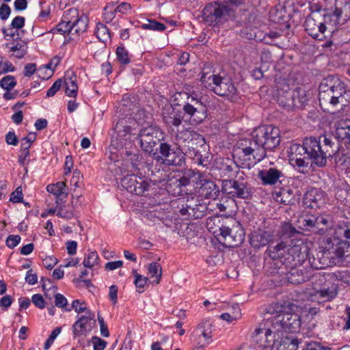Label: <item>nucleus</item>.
<instances>
[{"label":"nucleus","mask_w":350,"mask_h":350,"mask_svg":"<svg viewBox=\"0 0 350 350\" xmlns=\"http://www.w3.org/2000/svg\"><path fill=\"white\" fill-rule=\"evenodd\" d=\"M96 36L102 42H107L110 40L111 36L109 30L106 25L103 23H98L95 31Z\"/></svg>","instance_id":"obj_46"},{"label":"nucleus","mask_w":350,"mask_h":350,"mask_svg":"<svg viewBox=\"0 0 350 350\" xmlns=\"http://www.w3.org/2000/svg\"><path fill=\"white\" fill-rule=\"evenodd\" d=\"M230 220L228 218H224L218 215L209 217L206 219V227L217 239L224 226H226V223H228Z\"/></svg>","instance_id":"obj_32"},{"label":"nucleus","mask_w":350,"mask_h":350,"mask_svg":"<svg viewBox=\"0 0 350 350\" xmlns=\"http://www.w3.org/2000/svg\"><path fill=\"white\" fill-rule=\"evenodd\" d=\"M95 325L94 314L90 311H86L85 314L79 317L72 326L74 338L86 336Z\"/></svg>","instance_id":"obj_19"},{"label":"nucleus","mask_w":350,"mask_h":350,"mask_svg":"<svg viewBox=\"0 0 350 350\" xmlns=\"http://www.w3.org/2000/svg\"><path fill=\"white\" fill-rule=\"evenodd\" d=\"M60 61H61V59L59 57L55 56L53 58H52L51 59V61L47 64L40 66L38 68V72H41L42 70V69L51 70V72H50L49 75L47 77H43L44 79H48L50 76H51L53 75L55 68L60 63Z\"/></svg>","instance_id":"obj_54"},{"label":"nucleus","mask_w":350,"mask_h":350,"mask_svg":"<svg viewBox=\"0 0 350 350\" xmlns=\"http://www.w3.org/2000/svg\"><path fill=\"white\" fill-rule=\"evenodd\" d=\"M175 144L184 157L187 155L198 165H206L208 161L202 157L199 150L205 147V140L200 134L189 129L178 131Z\"/></svg>","instance_id":"obj_4"},{"label":"nucleus","mask_w":350,"mask_h":350,"mask_svg":"<svg viewBox=\"0 0 350 350\" xmlns=\"http://www.w3.org/2000/svg\"><path fill=\"white\" fill-rule=\"evenodd\" d=\"M325 202L324 192L317 188H312L304 194L303 203L308 208H319Z\"/></svg>","instance_id":"obj_31"},{"label":"nucleus","mask_w":350,"mask_h":350,"mask_svg":"<svg viewBox=\"0 0 350 350\" xmlns=\"http://www.w3.org/2000/svg\"><path fill=\"white\" fill-rule=\"evenodd\" d=\"M10 50L13 52V55L16 57L21 59L27 53V46L23 43L17 42L14 46L11 47Z\"/></svg>","instance_id":"obj_53"},{"label":"nucleus","mask_w":350,"mask_h":350,"mask_svg":"<svg viewBox=\"0 0 350 350\" xmlns=\"http://www.w3.org/2000/svg\"><path fill=\"white\" fill-rule=\"evenodd\" d=\"M165 133L157 126L142 129L137 134L141 148L146 152H152L154 147L164 140Z\"/></svg>","instance_id":"obj_17"},{"label":"nucleus","mask_w":350,"mask_h":350,"mask_svg":"<svg viewBox=\"0 0 350 350\" xmlns=\"http://www.w3.org/2000/svg\"><path fill=\"white\" fill-rule=\"evenodd\" d=\"M162 116L167 126L178 127L183 122L184 114L180 108L167 104L163 107Z\"/></svg>","instance_id":"obj_26"},{"label":"nucleus","mask_w":350,"mask_h":350,"mask_svg":"<svg viewBox=\"0 0 350 350\" xmlns=\"http://www.w3.org/2000/svg\"><path fill=\"white\" fill-rule=\"evenodd\" d=\"M334 10L331 14H322V23L325 31L338 29L345 22L350 19L349 0H336Z\"/></svg>","instance_id":"obj_11"},{"label":"nucleus","mask_w":350,"mask_h":350,"mask_svg":"<svg viewBox=\"0 0 350 350\" xmlns=\"http://www.w3.org/2000/svg\"><path fill=\"white\" fill-rule=\"evenodd\" d=\"M21 237L19 235H9L6 239L5 243L8 247L10 249L14 248L21 241Z\"/></svg>","instance_id":"obj_64"},{"label":"nucleus","mask_w":350,"mask_h":350,"mask_svg":"<svg viewBox=\"0 0 350 350\" xmlns=\"http://www.w3.org/2000/svg\"><path fill=\"white\" fill-rule=\"evenodd\" d=\"M72 18V28L77 34H80L86 31L88 27V19L87 16L82 14L79 16L77 12V16H71Z\"/></svg>","instance_id":"obj_41"},{"label":"nucleus","mask_w":350,"mask_h":350,"mask_svg":"<svg viewBox=\"0 0 350 350\" xmlns=\"http://www.w3.org/2000/svg\"><path fill=\"white\" fill-rule=\"evenodd\" d=\"M305 29L311 37L321 40L320 35L324 34L325 28L322 23V13L319 11L312 12L306 18Z\"/></svg>","instance_id":"obj_21"},{"label":"nucleus","mask_w":350,"mask_h":350,"mask_svg":"<svg viewBox=\"0 0 350 350\" xmlns=\"http://www.w3.org/2000/svg\"><path fill=\"white\" fill-rule=\"evenodd\" d=\"M16 84V81L12 75H7L3 77L0 81V86L8 91L12 90Z\"/></svg>","instance_id":"obj_55"},{"label":"nucleus","mask_w":350,"mask_h":350,"mask_svg":"<svg viewBox=\"0 0 350 350\" xmlns=\"http://www.w3.org/2000/svg\"><path fill=\"white\" fill-rule=\"evenodd\" d=\"M302 350H330L329 348L323 347L319 342L315 341L304 342Z\"/></svg>","instance_id":"obj_61"},{"label":"nucleus","mask_w":350,"mask_h":350,"mask_svg":"<svg viewBox=\"0 0 350 350\" xmlns=\"http://www.w3.org/2000/svg\"><path fill=\"white\" fill-rule=\"evenodd\" d=\"M286 269V273L279 275L282 279H285L288 282L293 284H299L309 280L311 278V270L308 269L307 265L293 267Z\"/></svg>","instance_id":"obj_22"},{"label":"nucleus","mask_w":350,"mask_h":350,"mask_svg":"<svg viewBox=\"0 0 350 350\" xmlns=\"http://www.w3.org/2000/svg\"><path fill=\"white\" fill-rule=\"evenodd\" d=\"M226 224L217 240L226 247H239L245 239L243 228L239 221L234 219H230Z\"/></svg>","instance_id":"obj_14"},{"label":"nucleus","mask_w":350,"mask_h":350,"mask_svg":"<svg viewBox=\"0 0 350 350\" xmlns=\"http://www.w3.org/2000/svg\"><path fill=\"white\" fill-rule=\"evenodd\" d=\"M247 179L245 172H240L236 178L223 180L221 190L232 198L249 199L253 193V188Z\"/></svg>","instance_id":"obj_10"},{"label":"nucleus","mask_w":350,"mask_h":350,"mask_svg":"<svg viewBox=\"0 0 350 350\" xmlns=\"http://www.w3.org/2000/svg\"><path fill=\"white\" fill-rule=\"evenodd\" d=\"M346 86L338 77H328L324 79L319 87V100L321 108L329 113L338 104L342 103Z\"/></svg>","instance_id":"obj_5"},{"label":"nucleus","mask_w":350,"mask_h":350,"mask_svg":"<svg viewBox=\"0 0 350 350\" xmlns=\"http://www.w3.org/2000/svg\"><path fill=\"white\" fill-rule=\"evenodd\" d=\"M284 177L282 169L275 166L260 170L258 173V178L263 185L273 186L281 183L282 178Z\"/></svg>","instance_id":"obj_24"},{"label":"nucleus","mask_w":350,"mask_h":350,"mask_svg":"<svg viewBox=\"0 0 350 350\" xmlns=\"http://www.w3.org/2000/svg\"><path fill=\"white\" fill-rule=\"evenodd\" d=\"M274 235L273 232L262 229L252 232L250 235V243L256 249H259L273 242Z\"/></svg>","instance_id":"obj_29"},{"label":"nucleus","mask_w":350,"mask_h":350,"mask_svg":"<svg viewBox=\"0 0 350 350\" xmlns=\"http://www.w3.org/2000/svg\"><path fill=\"white\" fill-rule=\"evenodd\" d=\"M257 327L253 334L254 340L260 345V347H270L275 338V333L270 328L263 327Z\"/></svg>","instance_id":"obj_30"},{"label":"nucleus","mask_w":350,"mask_h":350,"mask_svg":"<svg viewBox=\"0 0 350 350\" xmlns=\"http://www.w3.org/2000/svg\"><path fill=\"white\" fill-rule=\"evenodd\" d=\"M46 190L56 197V204H59V201L64 200L68 196L66 185L62 181L57 182L55 184L49 185L46 187Z\"/></svg>","instance_id":"obj_38"},{"label":"nucleus","mask_w":350,"mask_h":350,"mask_svg":"<svg viewBox=\"0 0 350 350\" xmlns=\"http://www.w3.org/2000/svg\"><path fill=\"white\" fill-rule=\"evenodd\" d=\"M113 3H108L104 8L103 12V20L106 23H110L115 18L116 13L117 12L116 9H113Z\"/></svg>","instance_id":"obj_58"},{"label":"nucleus","mask_w":350,"mask_h":350,"mask_svg":"<svg viewBox=\"0 0 350 350\" xmlns=\"http://www.w3.org/2000/svg\"><path fill=\"white\" fill-rule=\"evenodd\" d=\"M206 203H201L198 199L191 198L187 200L185 205L180 210L182 215H187L189 219H200L203 217L207 211Z\"/></svg>","instance_id":"obj_23"},{"label":"nucleus","mask_w":350,"mask_h":350,"mask_svg":"<svg viewBox=\"0 0 350 350\" xmlns=\"http://www.w3.org/2000/svg\"><path fill=\"white\" fill-rule=\"evenodd\" d=\"M335 143L326 135L319 138L306 137L302 144H295L290 146L288 151L289 163L304 172L310 161L319 167L326 165L327 159L333 155L335 151Z\"/></svg>","instance_id":"obj_1"},{"label":"nucleus","mask_w":350,"mask_h":350,"mask_svg":"<svg viewBox=\"0 0 350 350\" xmlns=\"http://www.w3.org/2000/svg\"><path fill=\"white\" fill-rule=\"evenodd\" d=\"M265 254V269L271 275H282L286 269L296 267L289 254L288 245L282 241L275 246H268Z\"/></svg>","instance_id":"obj_3"},{"label":"nucleus","mask_w":350,"mask_h":350,"mask_svg":"<svg viewBox=\"0 0 350 350\" xmlns=\"http://www.w3.org/2000/svg\"><path fill=\"white\" fill-rule=\"evenodd\" d=\"M329 237L325 239L343 240L345 242L350 243V219L345 217L340 220L334 228L332 233Z\"/></svg>","instance_id":"obj_28"},{"label":"nucleus","mask_w":350,"mask_h":350,"mask_svg":"<svg viewBox=\"0 0 350 350\" xmlns=\"http://www.w3.org/2000/svg\"><path fill=\"white\" fill-rule=\"evenodd\" d=\"M117 58L118 61L124 65H126L130 63V59L129 57V53L127 50L122 46H118L116 51Z\"/></svg>","instance_id":"obj_51"},{"label":"nucleus","mask_w":350,"mask_h":350,"mask_svg":"<svg viewBox=\"0 0 350 350\" xmlns=\"http://www.w3.org/2000/svg\"><path fill=\"white\" fill-rule=\"evenodd\" d=\"M57 215L61 218H64L66 219H71L75 217V213L72 210H67L65 206H59L58 207V204H57Z\"/></svg>","instance_id":"obj_60"},{"label":"nucleus","mask_w":350,"mask_h":350,"mask_svg":"<svg viewBox=\"0 0 350 350\" xmlns=\"http://www.w3.org/2000/svg\"><path fill=\"white\" fill-rule=\"evenodd\" d=\"M63 81L61 79L56 80L51 87L46 92V96L51 97L53 96L56 92L60 89L62 85Z\"/></svg>","instance_id":"obj_63"},{"label":"nucleus","mask_w":350,"mask_h":350,"mask_svg":"<svg viewBox=\"0 0 350 350\" xmlns=\"http://www.w3.org/2000/svg\"><path fill=\"white\" fill-rule=\"evenodd\" d=\"M132 124H135L131 118H122L114 127L116 134L111 137L108 152V158L113 163L118 162L119 157L123 154L127 157L133 155L131 151L127 150L132 146Z\"/></svg>","instance_id":"obj_2"},{"label":"nucleus","mask_w":350,"mask_h":350,"mask_svg":"<svg viewBox=\"0 0 350 350\" xmlns=\"http://www.w3.org/2000/svg\"><path fill=\"white\" fill-rule=\"evenodd\" d=\"M217 167L219 174L224 180L232 179L238 176L240 172H244L240 170L236 162L228 157L219 159L217 162Z\"/></svg>","instance_id":"obj_25"},{"label":"nucleus","mask_w":350,"mask_h":350,"mask_svg":"<svg viewBox=\"0 0 350 350\" xmlns=\"http://www.w3.org/2000/svg\"><path fill=\"white\" fill-rule=\"evenodd\" d=\"M212 332V324L207 320L200 323L194 331V333L198 334V336H202L206 338V340H213Z\"/></svg>","instance_id":"obj_43"},{"label":"nucleus","mask_w":350,"mask_h":350,"mask_svg":"<svg viewBox=\"0 0 350 350\" xmlns=\"http://www.w3.org/2000/svg\"><path fill=\"white\" fill-rule=\"evenodd\" d=\"M276 323H280L281 327L286 332H297L301 327L300 317L295 313L279 314L275 318Z\"/></svg>","instance_id":"obj_27"},{"label":"nucleus","mask_w":350,"mask_h":350,"mask_svg":"<svg viewBox=\"0 0 350 350\" xmlns=\"http://www.w3.org/2000/svg\"><path fill=\"white\" fill-rule=\"evenodd\" d=\"M299 232L289 223H284L281 227L280 234L282 237H293Z\"/></svg>","instance_id":"obj_52"},{"label":"nucleus","mask_w":350,"mask_h":350,"mask_svg":"<svg viewBox=\"0 0 350 350\" xmlns=\"http://www.w3.org/2000/svg\"><path fill=\"white\" fill-rule=\"evenodd\" d=\"M335 139L338 143L344 144L347 148H344L342 144H335V151L331 157H334L338 167L342 170L350 169V120L339 123L336 129Z\"/></svg>","instance_id":"obj_8"},{"label":"nucleus","mask_w":350,"mask_h":350,"mask_svg":"<svg viewBox=\"0 0 350 350\" xmlns=\"http://www.w3.org/2000/svg\"><path fill=\"white\" fill-rule=\"evenodd\" d=\"M302 341L298 338L292 337H285L281 338L280 341L274 339L272 345L276 350H297L299 345H302Z\"/></svg>","instance_id":"obj_37"},{"label":"nucleus","mask_w":350,"mask_h":350,"mask_svg":"<svg viewBox=\"0 0 350 350\" xmlns=\"http://www.w3.org/2000/svg\"><path fill=\"white\" fill-rule=\"evenodd\" d=\"M99 257L96 252L91 251L85 257L83 264L87 268H92L98 263Z\"/></svg>","instance_id":"obj_49"},{"label":"nucleus","mask_w":350,"mask_h":350,"mask_svg":"<svg viewBox=\"0 0 350 350\" xmlns=\"http://www.w3.org/2000/svg\"><path fill=\"white\" fill-rule=\"evenodd\" d=\"M77 10L75 8L69 9L64 15L63 19L59 22L55 28L56 31L61 34L70 33L72 31L71 16H77Z\"/></svg>","instance_id":"obj_35"},{"label":"nucleus","mask_w":350,"mask_h":350,"mask_svg":"<svg viewBox=\"0 0 350 350\" xmlns=\"http://www.w3.org/2000/svg\"><path fill=\"white\" fill-rule=\"evenodd\" d=\"M299 222L305 230L317 229V216H302L299 219Z\"/></svg>","instance_id":"obj_48"},{"label":"nucleus","mask_w":350,"mask_h":350,"mask_svg":"<svg viewBox=\"0 0 350 350\" xmlns=\"http://www.w3.org/2000/svg\"><path fill=\"white\" fill-rule=\"evenodd\" d=\"M188 176H183L178 179H175L174 181L170 180L167 184V190L169 192H171V187L172 185H174L176 188L178 189L177 194L181 193V187H185L190 183V180H192L193 182L200 179L201 178V174L198 172H195L194 171L189 170L188 172Z\"/></svg>","instance_id":"obj_34"},{"label":"nucleus","mask_w":350,"mask_h":350,"mask_svg":"<svg viewBox=\"0 0 350 350\" xmlns=\"http://www.w3.org/2000/svg\"><path fill=\"white\" fill-rule=\"evenodd\" d=\"M237 151L240 157H245L249 161L252 158L255 161L259 162L267 156L254 131L250 138L243 139L239 142Z\"/></svg>","instance_id":"obj_12"},{"label":"nucleus","mask_w":350,"mask_h":350,"mask_svg":"<svg viewBox=\"0 0 350 350\" xmlns=\"http://www.w3.org/2000/svg\"><path fill=\"white\" fill-rule=\"evenodd\" d=\"M66 85L65 93L68 96L75 98L78 93V85L77 83V76L73 75L70 77L64 79Z\"/></svg>","instance_id":"obj_45"},{"label":"nucleus","mask_w":350,"mask_h":350,"mask_svg":"<svg viewBox=\"0 0 350 350\" xmlns=\"http://www.w3.org/2000/svg\"><path fill=\"white\" fill-rule=\"evenodd\" d=\"M122 186L129 192L141 196L148 190L149 184L143 177L127 174L121 179Z\"/></svg>","instance_id":"obj_20"},{"label":"nucleus","mask_w":350,"mask_h":350,"mask_svg":"<svg viewBox=\"0 0 350 350\" xmlns=\"http://www.w3.org/2000/svg\"><path fill=\"white\" fill-rule=\"evenodd\" d=\"M55 305L58 308H63L65 311L70 312L71 311V308H68V301L67 299L62 294L57 293L55 295Z\"/></svg>","instance_id":"obj_59"},{"label":"nucleus","mask_w":350,"mask_h":350,"mask_svg":"<svg viewBox=\"0 0 350 350\" xmlns=\"http://www.w3.org/2000/svg\"><path fill=\"white\" fill-rule=\"evenodd\" d=\"M337 294V286L333 282L328 283L327 286L319 289V291L316 292V295L325 301H329L334 299Z\"/></svg>","instance_id":"obj_39"},{"label":"nucleus","mask_w":350,"mask_h":350,"mask_svg":"<svg viewBox=\"0 0 350 350\" xmlns=\"http://www.w3.org/2000/svg\"><path fill=\"white\" fill-rule=\"evenodd\" d=\"M200 187L199 194L205 199L215 200L217 197L219 189V187L212 180H202L200 178Z\"/></svg>","instance_id":"obj_33"},{"label":"nucleus","mask_w":350,"mask_h":350,"mask_svg":"<svg viewBox=\"0 0 350 350\" xmlns=\"http://www.w3.org/2000/svg\"><path fill=\"white\" fill-rule=\"evenodd\" d=\"M289 254L293 256L296 267L303 266L306 262L308 254L306 251L302 252L299 245H288Z\"/></svg>","instance_id":"obj_40"},{"label":"nucleus","mask_w":350,"mask_h":350,"mask_svg":"<svg viewBox=\"0 0 350 350\" xmlns=\"http://www.w3.org/2000/svg\"><path fill=\"white\" fill-rule=\"evenodd\" d=\"M94 350H104L107 346V342L98 336L92 338Z\"/></svg>","instance_id":"obj_62"},{"label":"nucleus","mask_w":350,"mask_h":350,"mask_svg":"<svg viewBox=\"0 0 350 350\" xmlns=\"http://www.w3.org/2000/svg\"><path fill=\"white\" fill-rule=\"evenodd\" d=\"M328 277H330V275L325 274V273H312V275L310 280H311L313 289L315 290L317 292V291H319V289L327 286L328 283H332V282L328 280Z\"/></svg>","instance_id":"obj_42"},{"label":"nucleus","mask_w":350,"mask_h":350,"mask_svg":"<svg viewBox=\"0 0 350 350\" xmlns=\"http://www.w3.org/2000/svg\"><path fill=\"white\" fill-rule=\"evenodd\" d=\"M321 247L324 252L333 254L338 262L345 265L350 263V243L343 240L324 239Z\"/></svg>","instance_id":"obj_15"},{"label":"nucleus","mask_w":350,"mask_h":350,"mask_svg":"<svg viewBox=\"0 0 350 350\" xmlns=\"http://www.w3.org/2000/svg\"><path fill=\"white\" fill-rule=\"evenodd\" d=\"M307 258H308V262L306 261V265H307V266H308V265H310V267L308 268V269L311 270V273H313V271L314 269L318 270V269H321L324 268V264L321 262V261L320 260L319 258H316L314 256L311 257L308 254Z\"/></svg>","instance_id":"obj_56"},{"label":"nucleus","mask_w":350,"mask_h":350,"mask_svg":"<svg viewBox=\"0 0 350 350\" xmlns=\"http://www.w3.org/2000/svg\"><path fill=\"white\" fill-rule=\"evenodd\" d=\"M185 94L187 96V101L183 107V114L188 116L193 124L202 123L207 117V107L202 103V97L195 92Z\"/></svg>","instance_id":"obj_13"},{"label":"nucleus","mask_w":350,"mask_h":350,"mask_svg":"<svg viewBox=\"0 0 350 350\" xmlns=\"http://www.w3.org/2000/svg\"><path fill=\"white\" fill-rule=\"evenodd\" d=\"M200 81L204 88L220 96H232L237 93V88L229 77L216 75L210 68H203Z\"/></svg>","instance_id":"obj_9"},{"label":"nucleus","mask_w":350,"mask_h":350,"mask_svg":"<svg viewBox=\"0 0 350 350\" xmlns=\"http://www.w3.org/2000/svg\"><path fill=\"white\" fill-rule=\"evenodd\" d=\"M261 142L265 152L273 150L280 144V131L273 125H263L254 130Z\"/></svg>","instance_id":"obj_18"},{"label":"nucleus","mask_w":350,"mask_h":350,"mask_svg":"<svg viewBox=\"0 0 350 350\" xmlns=\"http://www.w3.org/2000/svg\"><path fill=\"white\" fill-rule=\"evenodd\" d=\"M193 342L195 346L194 350H196L199 348H203L206 347L210 343L212 342L213 340H206V338L198 336L196 333L193 334Z\"/></svg>","instance_id":"obj_57"},{"label":"nucleus","mask_w":350,"mask_h":350,"mask_svg":"<svg viewBox=\"0 0 350 350\" xmlns=\"http://www.w3.org/2000/svg\"><path fill=\"white\" fill-rule=\"evenodd\" d=\"M141 27L143 29H149L158 31H163L166 28L163 23L154 20H148L147 23H143Z\"/></svg>","instance_id":"obj_50"},{"label":"nucleus","mask_w":350,"mask_h":350,"mask_svg":"<svg viewBox=\"0 0 350 350\" xmlns=\"http://www.w3.org/2000/svg\"><path fill=\"white\" fill-rule=\"evenodd\" d=\"M333 218L330 215L322 214L317 216V230L319 234L332 233L334 228Z\"/></svg>","instance_id":"obj_36"},{"label":"nucleus","mask_w":350,"mask_h":350,"mask_svg":"<svg viewBox=\"0 0 350 350\" xmlns=\"http://www.w3.org/2000/svg\"><path fill=\"white\" fill-rule=\"evenodd\" d=\"M148 273L153 279L152 283L159 284L161 278V267L157 262H152L148 267Z\"/></svg>","instance_id":"obj_47"},{"label":"nucleus","mask_w":350,"mask_h":350,"mask_svg":"<svg viewBox=\"0 0 350 350\" xmlns=\"http://www.w3.org/2000/svg\"><path fill=\"white\" fill-rule=\"evenodd\" d=\"M275 88L277 101L284 108H301L308 100L305 90L300 88L291 89L284 79L275 81Z\"/></svg>","instance_id":"obj_7"},{"label":"nucleus","mask_w":350,"mask_h":350,"mask_svg":"<svg viewBox=\"0 0 350 350\" xmlns=\"http://www.w3.org/2000/svg\"><path fill=\"white\" fill-rule=\"evenodd\" d=\"M242 0H225L208 3L202 10L203 21L210 26H217L235 17L237 7Z\"/></svg>","instance_id":"obj_6"},{"label":"nucleus","mask_w":350,"mask_h":350,"mask_svg":"<svg viewBox=\"0 0 350 350\" xmlns=\"http://www.w3.org/2000/svg\"><path fill=\"white\" fill-rule=\"evenodd\" d=\"M275 200L283 204H290L293 202L295 198L293 191L288 189H282L275 194Z\"/></svg>","instance_id":"obj_44"},{"label":"nucleus","mask_w":350,"mask_h":350,"mask_svg":"<svg viewBox=\"0 0 350 350\" xmlns=\"http://www.w3.org/2000/svg\"><path fill=\"white\" fill-rule=\"evenodd\" d=\"M153 157L165 165L182 166L185 163V157L180 150L172 149L170 144L161 142L159 147L153 153Z\"/></svg>","instance_id":"obj_16"}]
</instances>
